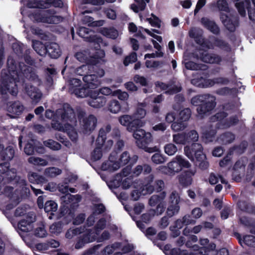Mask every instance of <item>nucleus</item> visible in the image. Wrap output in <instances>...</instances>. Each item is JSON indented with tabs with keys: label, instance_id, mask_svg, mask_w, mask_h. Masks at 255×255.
<instances>
[{
	"label": "nucleus",
	"instance_id": "obj_1",
	"mask_svg": "<svg viewBox=\"0 0 255 255\" xmlns=\"http://www.w3.org/2000/svg\"><path fill=\"white\" fill-rule=\"evenodd\" d=\"M7 69H3L1 73L0 92L2 95L9 93L16 96L18 93L17 83L25 77L33 81L37 85L40 84V79L31 68L23 63H19L18 66L15 65L14 60L11 58L7 59Z\"/></svg>",
	"mask_w": 255,
	"mask_h": 255
},
{
	"label": "nucleus",
	"instance_id": "obj_2",
	"mask_svg": "<svg viewBox=\"0 0 255 255\" xmlns=\"http://www.w3.org/2000/svg\"><path fill=\"white\" fill-rule=\"evenodd\" d=\"M55 116L57 118L60 119L62 123L53 121L51 123L52 128L67 132L71 139L76 141L78 134L73 126L76 122L73 110L68 105H64L62 109H58L56 111Z\"/></svg>",
	"mask_w": 255,
	"mask_h": 255
},
{
	"label": "nucleus",
	"instance_id": "obj_3",
	"mask_svg": "<svg viewBox=\"0 0 255 255\" xmlns=\"http://www.w3.org/2000/svg\"><path fill=\"white\" fill-rule=\"evenodd\" d=\"M226 117V114L223 112L217 113L212 118L211 120L213 122L216 121H219V122L215 125L207 127L204 129L202 133L203 137L206 142H211L215 139V135L216 133V127L217 126L220 128H226L236 124L239 121L237 116L231 117L229 121L224 119Z\"/></svg>",
	"mask_w": 255,
	"mask_h": 255
},
{
	"label": "nucleus",
	"instance_id": "obj_4",
	"mask_svg": "<svg viewBox=\"0 0 255 255\" xmlns=\"http://www.w3.org/2000/svg\"><path fill=\"white\" fill-rule=\"evenodd\" d=\"M216 98L214 96L205 94L203 95H198L191 100V103L194 106H197L201 103H203L197 109V113L201 117L204 115L212 111L216 106Z\"/></svg>",
	"mask_w": 255,
	"mask_h": 255
},
{
	"label": "nucleus",
	"instance_id": "obj_5",
	"mask_svg": "<svg viewBox=\"0 0 255 255\" xmlns=\"http://www.w3.org/2000/svg\"><path fill=\"white\" fill-rule=\"evenodd\" d=\"M190 166V164L188 161L180 156H176L167 164V166H160L157 169L162 173L173 176L180 172L182 168H189Z\"/></svg>",
	"mask_w": 255,
	"mask_h": 255
},
{
	"label": "nucleus",
	"instance_id": "obj_6",
	"mask_svg": "<svg viewBox=\"0 0 255 255\" xmlns=\"http://www.w3.org/2000/svg\"><path fill=\"white\" fill-rule=\"evenodd\" d=\"M130 156L127 151L124 152L120 156L119 161H117V153L113 152L109 156V160L103 163L102 169L110 172H114L119 169L121 166L128 163Z\"/></svg>",
	"mask_w": 255,
	"mask_h": 255
},
{
	"label": "nucleus",
	"instance_id": "obj_7",
	"mask_svg": "<svg viewBox=\"0 0 255 255\" xmlns=\"http://www.w3.org/2000/svg\"><path fill=\"white\" fill-rule=\"evenodd\" d=\"M85 113L83 111L79 112V119L80 121V132L85 134H90L93 132L97 124L96 117L92 115L84 117Z\"/></svg>",
	"mask_w": 255,
	"mask_h": 255
},
{
	"label": "nucleus",
	"instance_id": "obj_8",
	"mask_svg": "<svg viewBox=\"0 0 255 255\" xmlns=\"http://www.w3.org/2000/svg\"><path fill=\"white\" fill-rule=\"evenodd\" d=\"M133 132V136L136 140V143L138 147L143 149L148 152H153L154 150L153 148L148 147L147 144L152 141V136L150 133L146 132L144 130L137 128Z\"/></svg>",
	"mask_w": 255,
	"mask_h": 255
},
{
	"label": "nucleus",
	"instance_id": "obj_9",
	"mask_svg": "<svg viewBox=\"0 0 255 255\" xmlns=\"http://www.w3.org/2000/svg\"><path fill=\"white\" fill-rule=\"evenodd\" d=\"M106 226V220L104 219H100L96 225V228L93 230L89 229L84 235L81 241L78 242L75 247L80 249L82 247L83 243H88L95 241L99 234V232L103 230Z\"/></svg>",
	"mask_w": 255,
	"mask_h": 255
},
{
	"label": "nucleus",
	"instance_id": "obj_10",
	"mask_svg": "<svg viewBox=\"0 0 255 255\" xmlns=\"http://www.w3.org/2000/svg\"><path fill=\"white\" fill-rule=\"evenodd\" d=\"M154 179V176L152 174L149 175L146 178L147 183L145 185H141V183L137 184V188H135L131 193V198L133 200H138L141 194L146 195L151 194L154 191V188L152 185L149 184L152 182Z\"/></svg>",
	"mask_w": 255,
	"mask_h": 255
},
{
	"label": "nucleus",
	"instance_id": "obj_11",
	"mask_svg": "<svg viewBox=\"0 0 255 255\" xmlns=\"http://www.w3.org/2000/svg\"><path fill=\"white\" fill-rule=\"evenodd\" d=\"M119 123L124 126L127 127L129 131H132L137 128H140L144 125L145 122L138 119H134L131 116L125 115L119 117Z\"/></svg>",
	"mask_w": 255,
	"mask_h": 255
},
{
	"label": "nucleus",
	"instance_id": "obj_12",
	"mask_svg": "<svg viewBox=\"0 0 255 255\" xmlns=\"http://www.w3.org/2000/svg\"><path fill=\"white\" fill-rule=\"evenodd\" d=\"M54 11L49 10L42 13L36 14L34 19L38 22H42L50 24H57L62 21V17L54 15Z\"/></svg>",
	"mask_w": 255,
	"mask_h": 255
},
{
	"label": "nucleus",
	"instance_id": "obj_13",
	"mask_svg": "<svg viewBox=\"0 0 255 255\" xmlns=\"http://www.w3.org/2000/svg\"><path fill=\"white\" fill-rule=\"evenodd\" d=\"M184 151L186 156L191 160L193 159L194 156L198 161L203 160L205 158L203 153V147L199 143H193L190 147L185 146Z\"/></svg>",
	"mask_w": 255,
	"mask_h": 255
},
{
	"label": "nucleus",
	"instance_id": "obj_14",
	"mask_svg": "<svg viewBox=\"0 0 255 255\" xmlns=\"http://www.w3.org/2000/svg\"><path fill=\"white\" fill-rule=\"evenodd\" d=\"M78 33L80 36L86 39L87 40L95 43L96 45H95V47L96 48L99 49L100 48L99 43L102 42V38L99 36L93 34V32L89 30L88 28L81 27L79 29Z\"/></svg>",
	"mask_w": 255,
	"mask_h": 255
},
{
	"label": "nucleus",
	"instance_id": "obj_15",
	"mask_svg": "<svg viewBox=\"0 0 255 255\" xmlns=\"http://www.w3.org/2000/svg\"><path fill=\"white\" fill-rule=\"evenodd\" d=\"M24 107L19 101L10 102L7 104V115L11 118H15L23 112Z\"/></svg>",
	"mask_w": 255,
	"mask_h": 255
},
{
	"label": "nucleus",
	"instance_id": "obj_16",
	"mask_svg": "<svg viewBox=\"0 0 255 255\" xmlns=\"http://www.w3.org/2000/svg\"><path fill=\"white\" fill-rule=\"evenodd\" d=\"M229 82V80L225 78L219 77L213 79V80H206L203 78L200 79H193L191 80L192 84L200 87H204L207 83H209L211 86L214 85L215 84H227Z\"/></svg>",
	"mask_w": 255,
	"mask_h": 255
},
{
	"label": "nucleus",
	"instance_id": "obj_17",
	"mask_svg": "<svg viewBox=\"0 0 255 255\" xmlns=\"http://www.w3.org/2000/svg\"><path fill=\"white\" fill-rule=\"evenodd\" d=\"M90 99L88 100V104L94 108H100L104 107L107 102L106 98L103 96H99L97 91L91 92Z\"/></svg>",
	"mask_w": 255,
	"mask_h": 255
},
{
	"label": "nucleus",
	"instance_id": "obj_18",
	"mask_svg": "<svg viewBox=\"0 0 255 255\" xmlns=\"http://www.w3.org/2000/svg\"><path fill=\"white\" fill-rule=\"evenodd\" d=\"M24 92L32 100L33 103L37 104L41 99L42 94L35 86L26 83L24 87Z\"/></svg>",
	"mask_w": 255,
	"mask_h": 255
},
{
	"label": "nucleus",
	"instance_id": "obj_19",
	"mask_svg": "<svg viewBox=\"0 0 255 255\" xmlns=\"http://www.w3.org/2000/svg\"><path fill=\"white\" fill-rule=\"evenodd\" d=\"M198 56L201 60L207 63L219 64L222 61V57L220 55L206 51L200 50Z\"/></svg>",
	"mask_w": 255,
	"mask_h": 255
},
{
	"label": "nucleus",
	"instance_id": "obj_20",
	"mask_svg": "<svg viewBox=\"0 0 255 255\" xmlns=\"http://www.w3.org/2000/svg\"><path fill=\"white\" fill-rule=\"evenodd\" d=\"M63 5L61 0H34L33 4H28L29 7H38L40 8H46L53 5L55 7H61Z\"/></svg>",
	"mask_w": 255,
	"mask_h": 255
},
{
	"label": "nucleus",
	"instance_id": "obj_21",
	"mask_svg": "<svg viewBox=\"0 0 255 255\" xmlns=\"http://www.w3.org/2000/svg\"><path fill=\"white\" fill-rule=\"evenodd\" d=\"M35 216L33 214L28 215L18 223V228L21 232L27 233L33 229V223L35 222Z\"/></svg>",
	"mask_w": 255,
	"mask_h": 255
},
{
	"label": "nucleus",
	"instance_id": "obj_22",
	"mask_svg": "<svg viewBox=\"0 0 255 255\" xmlns=\"http://www.w3.org/2000/svg\"><path fill=\"white\" fill-rule=\"evenodd\" d=\"M220 18L225 26L230 31H234L238 25V18L232 15H228L221 13Z\"/></svg>",
	"mask_w": 255,
	"mask_h": 255
},
{
	"label": "nucleus",
	"instance_id": "obj_23",
	"mask_svg": "<svg viewBox=\"0 0 255 255\" xmlns=\"http://www.w3.org/2000/svg\"><path fill=\"white\" fill-rule=\"evenodd\" d=\"M83 80L87 88L95 89L100 85V81L98 76L95 74H90L85 75Z\"/></svg>",
	"mask_w": 255,
	"mask_h": 255
},
{
	"label": "nucleus",
	"instance_id": "obj_24",
	"mask_svg": "<svg viewBox=\"0 0 255 255\" xmlns=\"http://www.w3.org/2000/svg\"><path fill=\"white\" fill-rule=\"evenodd\" d=\"M250 1L246 0L244 2H239L236 3V6L240 14L244 16L246 15L245 6L248 10L249 16L251 20L255 21V10L250 8Z\"/></svg>",
	"mask_w": 255,
	"mask_h": 255
},
{
	"label": "nucleus",
	"instance_id": "obj_25",
	"mask_svg": "<svg viewBox=\"0 0 255 255\" xmlns=\"http://www.w3.org/2000/svg\"><path fill=\"white\" fill-rule=\"evenodd\" d=\"M155 85L157 88L165 91V93L170 95L178 93L181 90L180 86H176L174 84H166L162 82H157Z\"/></svg>",
	"mask_w": 255,
	"mask_h": 255
},
{
	"label": "nucleus",
	"instance_id": "obj_26",
	"mask_svg": "<svg viewBox=\"0 0 255 255\" xmlns=\"http://www.w3.org/2000/svg\"><path fill=\"white\" fill-rule=\"evenodd\" d=\"M195 173V169H191L185 171L178 177L180 183L184 186L190 185L192 181V177Z\"/></svg>",
	"mask_w": 255,
	"mask_h": 255
},
{
	"label": "nucleus",
	"instance_id": "obj_27",
	"mask_svg": "<svg viewBox=\"0 0 255 255\" xmlns=\"http://www.w3.org/2000/svg\"><path fill=\"white\" fill-rule=\"evenodd\" d=\"M47 52L53 58H58L61 54V50L59 45L54 42L49 43L47 45Z\"/></svg>",
	"mask_w": 255,
	"mask_h": 255
},
{
	"label": "nucleus",
	"instance_id": "obj_28",
	"mask_svg": "<svg viewBox=\"0 0 255 255\" xmlns=\"http://www.w3.org/2000/svg\"><path fill=\"white\" fill-rule=\"evenodd\" d=\"M17 192L19 191L18 194L21 197L27 196L30 193L29 189L28 187L26 181L24 179H20L17 183Z\"/></svg>",
	"mask_w": 255,
	"mask_h": 255
},
{
	"label": "nucleus",
	"instance_id": "obj_29",
	"mask_svg": "<svg viewBox=\"0 0 255 255\" xmlns=\"http://www.w3.org/2000/svg\"><path fill=\"white\" fill-rule=\"evenodd\" d=\"M105 52L102 50H99L96 52V54L94 56L91 55V58L93 62H90V64L93 66L96 64H103L106 62L105 59Z\"/></svg>",
	"mask_w": 255,
	"mask_h": 255
},
{
	"label": "nucleus",
	"instance_id": "obj_30",
	"mask_svg": "<svg viewBox=\"0 0 255 255\" xmlns=\"http://www.w3.org/2000/svg\"><path fill=\"white\" fill-rule=\"evenodd\" d=\"M76 59L81 62H85L88 64H90V62H93L91 60L90 53L88 51H82L77 52L75 54Z\"/></svg>",
	"mask_w": 255,
	"mask_h": 255
},
{
	"label": "nucleus",
	"instance_id": "obj_31",
	"mask_svg": "<svg viewBox=\"0 0 255 255\" xmlns=\"http://www.w3.org/2000/svg\"><path fill=\"white\" fill-rule=\"evenodd\" d=\"M201 22L205 27L213 33L218 34L219 32V28L214 21L204 17L202 18Z\"/></svg>",
	"mask_w": 255,
	"mask_h": 255
},
{
	"label": "nucleus",
	"instance_id": "obj_32",
	"mask_svg": "<svg viewBox=\"0 0 255 255\" xmlns=\"http://www.w3.org/2000/svg\"><path fill=\"white\" fill-rule=\"evenodd\" d=\"M32 47L37 53L40 56H44L47 53V46H45L39 41H32Z\"/></svg>",
	"mask_w": 255,
	"mask_h": 255
},
{
	"label": "nucleus",
	"instance_id": "obj_33",
	"mask_svg": "<svg viewBox=\"0 0 255 255\" xmlns=\"http://www.w3.org/2000/svg\"><path fill=\"white\" fill-rule=\"evenodd\" d=\"M61 201L68 205L71 203H78L81 200V196L79 195H73L70 194H67L61 198Z\"/></svg>",
	"mask_w": 255,
	"mask_h": 255
},
{
	"label": "nucleus",
	"instance_id": "obj_34",
	"mask_svg": "<svg viewBox=\"0 0 255 255\" xmlns=\"http://www.w3.org/2000/svg\"><path fill=\"white\" fill-rule=\"evenodd\" d=\"M14 151L11 146H8L5 149H1L0 150V155L1 158L5 160H11L14 156Z\"/></svg>",
	"mask_w": 255,
	"mask_h": 255
},
{
	"label": "nucleus",
	"instance_id": "obj_35",
	"mask_svg": "<svg viewBox=\"0 0 255 255\" xmlns=\"http://www.w3.org/2000/svg\"><path fill=\"white\" fill-rule=\"evenodd\" d=\"M28 162L37 166H46L48 164V162L46 159L34 156L29 157Z\"/></svg>",
	"mask_w": 255,
	"mask_h": 255
},
{
	"label": "nucleus",
	"instance_id": "obj_36",
	"mask_svg": "<svg viewBox=\"0 0 255 255\" xmlns=\"http://www.w3.org/2000/svg\"><path fill=\"white\" fill-rule=\"evenodd\" d=\"M134 0L137 2V5L135 4H131L130 5V8L136 13H137L139 11L143 10L146 6V3L149 1V0Z\"/></svg>",
	"mask_w": 255,
	"mask_h": 255
},
{
	"label": "nucleus",
	"instance_id": "obj_37",
	"mask_svg": "<svg viewBox=\"0 0 255 255\" xmlns=\"http://www.w3.org/2000/svg\"><path fill=\"white\" fill-rule=\"evenodd\" d=\"M166 196V194L165 192H162L159 195H153L149 198L148 204L150 206H154L156 204L162 202Z\"/></svg>",
	"mask_w": 255,
	"mask_h": 255
},
{
	"label": "nucleus",
	"instance_id": "obj_38",
	"mask_svg": "<svg viewBox=\"0 0 255 255\" xmlns=\"http://www.w3.org/2000/svg\"><path fill=\"white\" fill-rule=\"evenodd\" d=\"M100 32L103 35L112 39H116L119 36L118 31L114 28H103Z\"/></svg>",
	"mask_w": 255,
	"mask_h": 255
},
{
	"label": "nucleus",
	"instance_id": "obj_39",
	"mask_svg": "<svg viewBox=\"0 0 255 255\" xmlns=\"http://www.w3.org/2000/svg\"><path fill=\"white\" fill-rule=\"evenodd\" d=\"M28 179L30 182L36 184H43L47 181L45 177L38 175L36 173L32 172L29 174Z\"/></svg>",
	"mask_w": 255,
	"mask_h": 255
},
{
	"label": "nucleus",
	"instance_id": "obj_40",
	"mask_svg": "<svg viewBox=\"0 0 255 255\" xmlns=\"http://www.w3.org/2000/svg\"><path fill=\"white\" fill-rule=\"evenodd\" d=\"M94 68V66L91 65H83L76 69L75 73L78 75L85 76V75L91 73L92 69Z\"/></svg>",
	"mask_w": 255,
	"mask_h": 255
},
{
	"label": "nucleus",
	"instance_id": "obj_41",
	"mask_svg": "<svg viewBox=\"0 0 255 255\" xmlns=\"http://www.w3.org/2000/svg\"><path fill=\"white\" fill-rule=\"evenodd\" d=\"M235 135L231 132H226L222 134L218 138V141L219 143L226 144L230 143L235 139Z\"/></svg>",
	"mask_w": 255,
	"mask_h": 255
},
{
	"label": "nucleus",
	"instance_id": "obj_42",
	"mask_svg": "<svg viewBox=\"0 0 255 255\" xmlns=\"http://www.w3.org/2000/svg\"><path fill=\"white\" fill-rule=\"evenodd\" d=\"M89 88H85L84 87H78L75 90V92H73L71 94H74L77 97L83 98L90 96L91 92H90Z\"/></svg>",
	"mask_w": 255,
	"mask_h": 255
},
{
	"label": "nucleus",
	"instance_id": "obj_43",
	"mask_svg": "<svg viewBox=\"0 0 255 255\" xmlns=\"http://www.w3.org/2000/svg\"><path fill=\"white\" fill-rule=\"evenodd\" d=\"M61 173L62 170L60 169L55 167L47 168L44 171V175L49 177H55Z\"/></svg>",
	"mask_w": 255,
	"mask_h": 255
},
{
	"label": "nucleus",
	"instance_id": "obj_44",
	"mask_svg": "<svg viewBox=\"0 0 255 255\" xmlns=\"http://www.w3.org/2000/svg\"><path fill=\"white\" fill-rule=\"evenodd\" d=\"M108 108L110 112L117 114L120 111L121 107L119 101L114 100L109 102Z\"/></svg>",
	"mask_w": 255,
	"mask_h": 255
},
{
	"label": "nucleus",
	"instance_id": "obj_45",
	"mask_svg": "<svg viewBox=\"0 0 255 255\" xmlns=\"http://www.w3.org/2000/svg\"><path fill=\"white\" fill-rule=\"evenodd\" d=\"M187 127V124L186 123L180 121L178 119L176 121L171 125V128L174 131H179L184 130Z\"/></svg>",
	"mask_w": 255,
	"mask_h": 255
},
{
	"label": "nucleus",
	"instance_id": "obj_46",
	"mask_svg": "<svg viewBox=\"0 0 255 255\" xmlns=\"http://www.w3.org/2000/svg\"><path fill=\"white\" fill-rule=\"evenodd\" d=\"M83 21L85 23H87L88 25L94 27L102 26L105 22L103 20L94 21L93 18L88 16L84 17Z\"/></svg>",
	"mask_w": 255,
	"mask_h": 255
},
{
	"label": "nucleus",
	"instance_id": "obj_47",
	"mask_svg": "<svg viewBox=\"0 0 255 255\" xmlns=\"http://www.w3.org/2000/svg\"><path fill=\"white\" fill-rule=\"evenodd\" d=\"M63 230V224L61 222H58L52 224L49 227L51 233L56 235L60 234Z\"/></svg>",
	"mask_w": 255,
	"mask_h": 255
},
{
	"label": "nucleus",
	"instance_id": "obj_48",
	"mask_svg": "<svg viewBox=\"0 0 255 255\" xmlns=\"http://www.w3.org/2000/svg\"><path fill=\"white\" fill-rule=\"evenodd\" d=\"M173 141L176 144H185L187 143L186 133L174 134L173 135Z\"/></svg>",
	"mask_w": 255,
	"mask_h": 255
},
{
	"label": "nucleus",
	"instance_id": "obj_49",
	"mask_svg": "<svg viewBox=\"0 0 255 255\" xmlns=\"http://www.w3.org/2000/svg\"><path fill=\"white\" fill-rule=\"evenodd\" d=\"M241 245L243 243L249 246L255 247V237L252 235H247L244 237L243 239H239Z\"/></svg>",
	"mask_w": 255,
	"mask_h": 255
},
{
	"label": "nucleus",
	"instance_id": "obj_50",
	"mask_svg": "<svg viewBox=\"0 0 255 255\" xmlns=\"http://www.w3.org/2000/svg\"><path fill=\"white\" fill-rule=\"evenodd\" d=\"M180 210L179 204H169L166 211V214L169 217H172L178 214Z\"/></svg>",
	"mask_w": 255,
	"mask_h": 255
},
{
	"label": "nucleus",
	"instance_id": "obj_51",
	"mask_svg": "<svg viewBox=\"0 0 255 255\" xmlns=\"http://www.w3.org/2000/svg\"><path fill=\"white\" fill-rule=\"evenodd\" d=\"M143 107H144V106L142 104L138 105L136 112L134 114L133 116H132L134 119L140 120L141 119H142L145 117L146 115V111L143 108Z\"/></svg>",
	"mask_w": 255,
	"mask_h": 255
},
{
	"label": "nucleus",
	"instance_id": "obj_52",
	"mask_svg": "<svg viewBox=\"0 0 255 255\" xmlns=\"http://www.w3.org/2000/svg\"><path fill=\"white\" fill-rule=\"evenodd\" d=\"M43 144L45 146L54 150H59L61 147L60 143L50 139L44 141Z\"/></svg>",
	"mask_w": 255,
	"mask_h": 255
},
{
	"label": "nucleus",
	"instance_id": "obj_53",
	"mask_svg": "<svg viewBox=\"0 0 255 255\" xmlns=\"http://www.w3.org/2000/svg\"><path fill=\"white\" fill-rule=\"evenodd\" d=\"M219 179H220L222 183L225 184L226 185L227 184V182L221 176L216 175L213 173H211L210 174L209 177V182L211 184H215L217 183Z\"/></svg>",
	"mask_w": 255,
	"mask_h": 255
},
{
	"label": "nucleus",
	"instance_id": "obj_54",
	"mask_svg": "<svg viewBox=\"0 0 255 255\" xmlns=\"http://www.w3.org/2000/svg\"><path fill=\"white\" fill-rule=\"evenodd\" d=\"M164 149L165 153L169 156L174 155L177 151V146L171 143L166 144L164 147Z\"/></svg>",
	"mask_w": 255,
	"mask_h": 255
},
{
	"label": "nucleus",
	"instance_id": "obj_55",
	"mask_svg": "<svg viewBox=\"0 0 255 255\" xmlns=\"http://www.w3.org/2000/svg\"><path fill=\"white\" fill-rule=\"evenodd\" d=\"M44 208L46 212H54L57 210V204L53 201H48L45 203Z\"/></svg>",
	"mask_w": 255,
	"mask_h": 255
},
{
	"label": "nucleus",
	"instance_id": "obj_56",
	"mask_svg": "<svg viewBox=\"0 0 255 255\" xmlns=\"http://www.w3.org/2000/svg\"><path fill=\"white\" fill-rule=\"evenodd\" d=\"M81 81L76 78H72L69 81V92L72 93L75 92L78 87H81Z\"/></svg>",
	"mask_w": 255,
	"mask_h": 255
},
{
	"label": "nucleus",
	"instance_id": "obj_57",
	"mask_svg": "<svg viewBox=\"0 0 255 255\" xmlns=\"http://www.w3.org/2000/svg\"><path fill=\"white\" fill-rule=\"evenodd\" d=\"M191 110L189 108H186L179 113V118L180 121H182L185 122L188 121L190 118L191 116Z\"/></svg>",
	"mask_w": 255,
	"mask_h": 255
},
{
	"label": "nucleus",
	"instance_id": "obj_58",
	"mask_svg": "<svg viewBox=\"0 0 255 255\" xmlns=\"http://www.w3.org/2000/svg\"><path fill=\"white\" fill-rule=\"evenodd\" d=\"M82 232L81 228H70L66 232L65 237L67 239H71Z\"/></svg>",
	"mask_w": 255,
	"mask_h": 255
},
{
	"label": "nucleus",
	"instance_id": "obj_59",
	"mask_svg": "<svg viewBox=\"0 0 255 255\" xmlns=\"http://www.w3.org/2000/svg\"><path fill=\"white\" fill-rule=\"evenodd\" d=\"M34 235L38 238H45L48 234L43 225L36 228L34 230Z\"/></svg>",
	"mask_w": 255,
	"mask_h": 255
},
{
	"label": "nucleus",
	"instance_id": "obj_60",
	"mask_svg": "<svg viewBox=\"0 0 255 255\" xmlns=\"http://www.w3.org/2000/svg\"><path fill=\"white\" fill-rule=\"evenodd\" d=\"M122 185L124 188L128 189L129 188L131 185H133L134 188H137V184L139 182L138 181H134L133 182L130 178H125L124 179H122Z\"/></svg>",
	"mask_w": 255,
	"mask_h": 255
},
{
	"label": "nucleus",
	"instance_id": "obj_61",
	"mask_svg": "<svg viewBox=\"0 0 255 255\" xmlns=\"http://www.w3.org/2000/svg\"><path fill=\"white\" fill-rule=\"evenodd\" d=\"M216 4L219 10L230 12L228 3L226 0H218Z\"/></svg>",
	"mask_w": 255,
	"mask_h": 255
},
{
	"label": "nucleus",
	"instance_id": "obj_62",
	"mask_svg": "<svg viewBox=\"0 0 255 255\" xmlns=\"http://www.w3.org/2000/svg\"><path fill=\"white\" fill-rule=\"evenodd\" d=\"M186 138H187V143L192 142V141H196L198 140L199 135L198 132L195 130H192L188 132V133H186Z\"/></svg>",
	"mask_w": 255,
	"mask_h": 255
},
{
	"label": "nucleus",
	"instance_id": "obj_63",
	"mask_svg": "<svg viewBox=\"0 0 255 255\" xmlns=\"http://www.w3.org/2000/svg\"><path fill=\"white\" fill-rule=\"evenodd\" d=\"M36 143L33 140H31L30 142L27 143L24 147V152L27 155H32L34 152V146Z\"/></svg>",
	"mask_w": 255,
	"mask_h": 255
},
{
	"label": "nucleus",
	"instance_id": "obj_64",
	"mask_svg": "<svg viewBox=\"0 0 255 255\" xmlns=\"http://www.w3.org/2000/svg\"><path fill=\"white\" fill-rule=\"evenodd\" d=\"M180 201L179 194L176 191H172L169 196V204H179Z\"/></svg>",
	"mask_w": 255,
	"mask_h": 255
}]
</instances>
